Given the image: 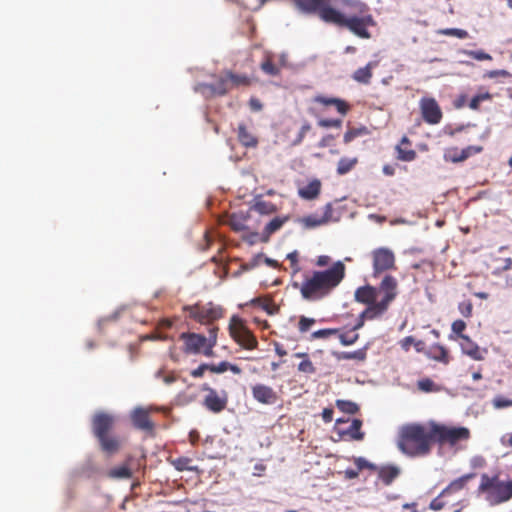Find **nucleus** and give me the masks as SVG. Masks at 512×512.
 Returning <instances> with one entry per match:
<instances>
[{
  "label": "nucleus",
  "mask_w": 512,
  "mask_h": 512,
  "mask_svg": "<svg viewBox=\"0 0 512 512\" xmlns=\"http://www.w3.org/2000/svg\"><path fill=\"white\" fill-rule=\"evenodd\" d=\"M346 266L342 261H336L325 270H315L305 273L303 281L295 282L293 287L299 289L301 297L309 302H317L330 296L345 278Z\"/></svg>",
  "instance_id": "f257e3e1"
},
{
  "label": "nucleus",
  "mask_w": 512,
  "mask_h": 512,
  "mask_svg": "<svg viewBox=\"0 0 512 512\" xmlns=\"http://www.w3.org/2000/svg\"><path fill=\"white\" fill-rule=\"evenodd\" d=\"M433 443L432 421L427 424L409 423L399 429L397 447L409 457L428 455Z\"/></svg>",
  "instance_id": "f03ea898"
},
{
  "label": "nucleus",
  "mask_w": 512,
  "mask_h": 512,
  "mask_svg": "<svg viewBox=\"0 0 512 512\" xmlns=\"http://www.w3.org/2000/svg\"><path fill=\"white\" fill-rule=\"evenodd\" d=\"M397 295V279L386 274L378 287L369 284L358 287L354 292V299L360 304H371L385 314Z\"/></svg>",
  "instance_id": "7ed1b4c3"
},
{
  "label": "nucleus",
  "mask_w": 512,
  "mask_h": 512,
  "mask_svg": "<svg viewBox=\"0 0 512 512\" xmlns=\"http://www.w3.org/2000/svg\"><path fill=\"white\" fill-rule=\"evenodd\" d=\"M116 417L110 413L99 411L91 419V429L98 440L100 450L107 456L117 454L123 446L120 436L113 433Z\"/></svg>",
  "instance_id": "20e7f679"
},
{
  "label": "nucleus",
  "mask_w": 512,
  "mask_h": 512,
  "mask_svg": "<svg viewBox=\"0 0 512 512\" xmlns=\"http://www.w3.org/2000/svg\"><path fill=\"white\" fill-rule=\"evenodd\" d=\"M217 331L218 327L210 328L208 337L194 332L181 333L180 339L183 341V351L186 354L214 356L213 348L217 344Z\"/></svg>",
  "instance_id": "39448f33"
},
{
  "label": "nucleus",
  "mask_w": 512,
  "mask_h": 512,
  "mask_svg": "<svg viewBox=\"0 0 512 512\" xmlns=\"http://www.w3.org/2000/svg\"><path fill=\"white\" fill-rule=\"evenodd\" d=\"M478 492L486 494V500L491 505H498L512 498L510 482L501 481L498 475L482 474Z\"/></svg>",
  "instance_id": "423d86ee"
},
{
  "label": "nucleus",
  "mask_w": 512,
  "mask_h": 512,
  "mask_svg": "<svg viewBox=\"0 0 512 512\" xmlns=\"http://www.w3.org/2000/svg\"><path fill=\"white\" fill-rule=\"evenodd\" d=\"M432 432L434 443L442 445L455 446L461 441H467L470 438V430L466 427H450L432 421Z\"/></svg>",
  "instance_id": "0eeeda50"
},
{
  "label": "nucleus",
  "mask_w": 512,
  "mask_h": 512,
  "mask_svg": "<svg viewBox=\"0 0 512 512\" xmlns=\"http://www.w3.org/2000/svg\"><path fill=\"white\" fill-rule=\"evenodd\" d=\"M229 333L232 339L247 350H254L258 346L255 335L248 329L243 320L233 316L229 324Z\"/></svg>",
  "instance_id": "6e6552de"
},
{
  "label": "nucleus",
  "mask_w": 512,
  "mask_h": 512,
  "mask_svg": "<svg viewBox=\"0 0 512 512\" xmlns=\"http://www.w3.org/2000/svg\"><path fill=\"white\" fill-rule=\"evenodd\" d=\"M184 311L188 312L189 318L201 323L209 324L223 316V311L219 306L212 303L205 305L195 304L192 306H184Z\"/></svg>",
  "instance_id": "1a4fd4ad"
},
{
  "label": "nucleus",
  "mask_w": 512,
  "mask_h": 512,
  "mask_svg": "<svg viewBox=\"0 0 512 512\" xmlns=\"http://www.w3.org/2000/svg\"><path fill=\"white\" fill-rule=\"evenodd\" d=\"M373 273L377 278L380 274L395 269V255L392 250L386 247L377 248L372 251Z\"/></svg>",
  "instance_id": "9d476101"
},
{
  "label": "nucleus",
  "mask_w": 512,
  "mask_h": 512,
  "mask_svg": "<svg viewBox=\"0 0 512 512\" xmlns=\"http://www.w3.org/2000/svg\"><path fill=\"white\" fill-rule=\"evenodd\" d=\"M349 420L339 418L336 420L334 430L338 434L341 440H354V441H362L364 439L365 433L361 431L362 421L360 419H353L351 424L344 428L343 424H346Z\"/></svg>",
  "instance_id": "9b49d317"
},
{
  "label": "nucleus",
  "mask_w": 512,
  "mask_h": 512,
  "mask_svg": "<svg viewBox=\"0 0 512 512\" xmlns=\"http://www.w3.org/2000/svg\"><path fill=\"white\" fill-rule=\"evenodd\" d=\"M420 111L423 120L430 125L439 124L442 120L443 113L437 103L432 97H423L419 103Z\"/></svg>",
  "instance_id": "f8f14e48"
},
{
  "label": "nucleus",
  "mask_w": 512,
  "mask_h": 512,
  "mask_svg": "<svg viewBox=\"0 0 512 512\" xmlns=\"http://www.w3.org/2000/svg\"><path fill=\"white\" fill-rule=\"evenodd\" d=\"M202 391H206L207 395L204 398L203 405L213 413H219L223 411L228 402L226 392H222L220 395L215 389L211 388L208 384H203Z\"/></svg>",
  "instance_id": "ddd939ff"
},
{
  "label": "nucleus",
  "mask_w": 512,
  "mask_h": 512,
  "mask_svg": "<svg viewBox=\"0 0 512 512\" xmlns=\"http://www.w3.org/2000/svg\"><path fill=\"white\" fill-rule=\"evenodd\" d=\"M375 21L371 15L364 17L353 16L346 18L343 27L348 28L352 33L363 39H369L371 34L367 30L368 26H374Z\"/></svg>",
  "instance_id": "4468645a"
},
{
  "label": "nucleus",
  "mask_w": 512,
  "mask_h": 512,
  "mask_svg": "<svg viewBox=\"0 0 512 512\" xmlns=\"http://www.w3.org/2000/svg\"><path fill=\"white\" fill-rule=\"evenodd\" d=\"M150 408L136 407L130 414V419L134 428L152 433L154 431V423L150 419Z\"/></svg>",
  "instance_id": "2eb2a0df"
},
{
  "label": "nucleus",
  "mask_w": 512,
  "mask_h": 512,
  "mask_svg": "<svg viewBox=\"0 0 512 512\" xmlns=\"http://www.w3.org/2000/svg\"><path fill=\"white\" fill-rule=\"evenodd\" d=\"M482 150L483 148L481 146H468L463 149L452 147L446 149L444 153V159L445 161H449L452 163H459L465 161L473 154L480 153Z\"/></svg>",
  "instance_id": "dca6fc26"
},
{
  "label": "nucleus",
  "mask_w": 512,
  "mask_h": 512,
  "mask_svg": "<svg viewBox=\"0 0 512 512\" xmlns=\"http://www.w3.org/2000/svg\"><path fill=\"white\" fill-rule=\"evenodd\" d=\"M253 398L264 405H271L277 401V394L272 387L265 384H255L251 387Z\"/></svg>",
  "instance_id": "f3484780"
},
{
  "label": "nucleus",
  "mask_w": 512,
  "mask_h": 512,
  "mask_svg": "<svg viewBox=\"0 0 512 512\" xmlns=\"http://www.w3.org/2000/svg\"><path fill=\"white\" fill-rule=\"evenodd\" d=\"M316 14H318L322 21L332 23L340 27H343L346 21V17L341 12L327 5V3L322 6Z\"/></svg>",
  "instance_id": "a211bd4d"
},
{
  "label": "nucleus",
  "mask_w": 512,
  "mask_h": 512,
  "mask_svg": "<svg viewBox=\"0 0 512 512\" xmlns=\"http://www.w3.org/2000/svg\"><path fill=\"white\" fill-rule=\"evenodd\" d=\"M313 101L322 106H334L337 112L342 116H345L351 108L350 104L345 100L336 97L317 95L313 98Z\"/></svg>",
  "instance_id": "6ab92c4d"
},
{
  "label": "nucleus",
  "mask_w": 512,
  "mask_h": 512,
  "mask_svg": "<svg viewBox=\"0 0 512 512\" xmlns=\"http://www.w3.org/2000/svg\"><path fill=\"white\" fill-rule=\"evenodd\" d=\"M474 477V473H469L453 480L445 489L442 490V496H447L449 498L450 496L460 492Z\"/></svg>",
  "instance_id": "aec40b11"
},
{
  "label": "nucleus",
  "mask_w": 512,
  "mask_h": 512,
  "mask_svg": "<svg viewBox=\"0 0 512 512\" xmlns=\"http://www.w3.org/2000/svg\"><path fill=\"white\" fill-rule=\"evenodd\" d=\"M320 191L321 181L313 179L304 187L299 188L298 195L305 200H314L319 196Z\"/></svg>",
  "instance_id": "412c9836"
},
{
  "label": "nucleus",
  "mask_w": 512,
  "mask_h": 512,
  "mask_svg": "<svg viewBox=\"0 0 512 512\" xmlns=\"http://www.w3.org/2000/svg\"><path fill=\"white\" fill-rule=\"evenodd\" d=\"M296 8L306 14H316L327 0H294Z\"/></svg>",
  "instance_id": "4be33fe9"
},
{
  "label": "nucleus",
  "mask_w": 512,
  "mask_h": 512,
  "mask_svg": "<svg viewBox=\"0 0 512 512\" xmlns=\"http://www.w3.org/2000/svg\"><path fill=\"white\" fill-rule=\"evenodd\" d=\"M366 308L360 313L357 323L355 324L353 330H358L363 327L366 320H374L380 318L384 314L379 311L375 306L371 304H365Z\"/></svg>",
  "instance_id": "5701e85b"
},
{
  "label": "nucleus",
  "mask_w": 512,
  "mask_h": 512,
  "mask_svg": "<svg viewBox=\"0 0 512 512\" xmlns=\"http://www.w3.org/2000/svg\"><path fill=\"white\" fill-rule=\"evenodd\" d=\"M237 136L239 142L247 148H254L258 144L257 138L247 129L244 123L238 125Z\"/></svg>",
  "instance_id": "b1692460"
},
{
  "label": "nucleus",
  "mask_w": 512,
  "mask_h": 512,
  "mask_svg": "<svg viewBox=\"0 0 512 512\" xmlns=\"http://www.w3.org/2000/svg\"><path fill=\"white\" fill-rule=\"evenodd\" d=\"M130 458L126 460L121 466L114 467L107 472V477L110 479H130L133 476L130 468Z\"/></svg>",
  "instance_id": "393cba45"
},
{
  "label": "nucleus",
  "mask_w": 512,
  "mask_h": 512,
  "mask_svg": "<svg viewBox=\"0 0 512 512\" xmlns=\"http://www.w3.org/2000/svg\"><path fill=\"white\" fill-rule=\"evenodd\" d=\"M427 356L430 359L441 362L443 364H448L450 362L448 350L441 344L432 345L427 352Z\"/></svg>",
  "instance_id": "a878e982"
},
{
  "label": "nucleus",
  "mask_w": 512,
  "mask_h": 512,
  "mask_svg": "<svg viewBox=\"0 0 512 512\" xmlns=\"http://www.w3.org/2000/svg\"><path fill=\"white\" fill-rule=\"evenodd\" d=\"M400 474V469L396 466H383L378 472L379 479L385 484L390 485Z\"/></svg>",
  "instance_id": "bb28decb"
},
{
  "label": "nucleus",
  "mask_w": 512,
  "mask_h": 512,
  "mask_svg": "<svg viewBox=\"0 0 512 512\" xmlns=\"http://www.w3.org/2000/svg\"><path fill=\"white\" fill-rule=\"evenodd\" d=\"M376 66V63L369 62L365 67L358 68L353 73V79L359 83L368 84L372 78V69Z\"/></svg>",
  "instance_id": "cd10ccee"
},
{
  "label": "nucleus",
  "mask_w": 512,
  "mask_h": 512,
  "mask_svg": "<svg viewBox=\"0 0 512 512\" xmlns=\"http://www.w3.org/2000/svg\"><path fill=\"white\" fill-rule=\"evenodd\" d=\"M358 163V158L356 157H353V158H349V157H342L340 158V160L338 161V164H337V174L338 175H345L347 173H349L351 170L354 169V167L357 165Z\"/></svg>",
  "instance_id": "c85d7f7f"
},
{
  "label": "nucleus",
  "mask_w": 512,
  "mask_h": 512,
  "mask_svg": "<svg viewBox=\"0 0 512 512\" xmlns=\"http://www.w3.org/2000/svg\"><path fill=\"white\" fill-rule=\"evenodd\" d=\"M395 150L397 152L396 158L400 161L411 162L417 157L416 151L411 149L410 146L397 145Z\"/></svg>",
  "instance_id": "c756f323"
},
{
  "label": "nucleus",
  "mask_w": 512,
  "mask_h": 512,
  "mask_svg": "<svg viewBox=\"0 0 512 512\" xmlns=\"http://www.w3.org/2000/svg\"><path fill=\"white\" fill-rule=\"evenodd\" d=\"M289 220V216L275 217L264 228V234L270 236L275 233Z\"/></svg>",
  "instance_id": "7c9ffc66"
},
{
  "label": "nucleus",
  "mask_w": 512,
  "mask_h": 512,
  "mask_svg": "<svg viewBox=\"0 0 512 512\" xmlns=\"http://www.w3.org/2000/svg\"><path fill=\"white\" fill-rule=\"evenodd\" d=\"M467 345H462V350L465 354L470 356L474 360H483L484 355L482 350L479 348V346L475 343H473L470 339L469 341H466Z\"/></svg>",
  "instance_id": "2f4dec72"
},
{
  "label": "nucleus",
  "mask_w": 512,
  "mask_h": 512,
  "mask_svg": "<svg viewBox=\"0 0 512 512\" xmlns=\"http://www.w3.org/2000/svg\"><path fill=\"white\" fill-rule=\"evenodd\" d=\"M368 133H369V131L365 126H361V127H357V128L352 127V128H349L345 132L343 141L345 144H348L351 141H353L355 138L367 135Z\"/></svg>",
  "instance_id": "473e14b6"
},
{
  "label": "nucleus",
  "mask_w": 512,
  "mask_h": 512,
  "mask_svg": "<svg viewBox=\"0 0 512 512\" xmlns=\"http://www.w3.org/2000/svg\"><path fill=\"white\" fill-rule=\"evenodd\" d=\"M228 224L232 230L236 232L244 231L247 229L246 217L238 214H232L229 217Z\"/></svg>",
  "instance_id": "72a5a7b5"
},
{
  "label": "nucleus",
  "mask_w": 512,
  "mask_h": 512,
  "mask_svg": "<svg viewBox=\"0 0 512 512\" xmlns=\"http://www.w3.org/2000/svg\"><path fill=\"white\" fill-rule=\"evenodd\" d=\"M337 408L346 414L354 415L359 411V406L350 400H336Z\"/></svg>",
  "instance_id": "f704fd0d"
},
{
  "label": "nucleus",
  "mask_w": 512,
  "mask_h": 512,
  "mask_svg": "<svg viewBox=\"0 0 512 512\" xmlns=\"http://www.w3.org/2000/svg\"><path fill=\"white\" fill-rule=\"evenodd\" d=\"M417 387L420 391L425 393L440 391V387L430 378H423L418 380Z\"/></svg>",
  "instance_id": "c9c22d12"
},
{
  "label": "nucleus",
  "mask_w": 512,
  "mask_h": 512,
  "mask_svg": "<svg viewBox=\"0 0 512 512\" xmlns=\"http://www.w3.org/2000/svg\"><path fill=\"white\" fill-rule=\"evenodd\" d=\"M228 82L227 75H225V77L220 78L217 82L212 84L211 89L215 94L225 95L231 89Z\"/></svg>",
  "instance_id": "e433bc0d"
},
{
  "label": "nucleus",
  "mask_w": 512,
  "mask_h": 512,
  "mask_svg": "<svg viewBox=\"0 0 512 512\" xmlns=\"http://www.w3.org/2000/svg\"><path fill=\"white\" fill-rule=\"evenodd\" d=\"M192 462V459L189 457H178L174 460H172V465L175 467L178 471H194L195 468L192 467L190 464Z\"/></svg>",
  "instance_id": "4c0bfd02"
},
{
  "label": "nucleus",
  "mask_w": 512,
  "mask_h": 512,
  "mask_svg": "<svg viewBox=\"0 0 512 512\" xmlns=\"http://www.w3.org/2000/svg\"><path fill=\"white\" fill-rule=\"evenodd\" d=\"M227 79L231 82V87L235 86H249L250 79L246 75H237L232 72H227Z\"/></svg>",
  "instance_id": "58836bf2"
},
{
  "label": "nucleus",
  "mask_w": 512,
  "mask_h": 512,
  "mask_svg": "<svg viewBox=\"0 0 512 512\" xmlns=\"http://www.w3.org/2000/svg\"><path fill=\"white\" fill-rule=\"evenodd\" d=\"M254 210L259 214H271L276 211V207L274 204L268 201H257L254 206Z\"/></svg>",
  "instance_id": "ea45409f"
},
{
  "label": "nucleus",
  "mask_w": 512,
  "mask_h": 512,
  "mask_svg": "<svg viewBox=\"0 0 512 512\" xmlns=\"http://www.w3.org/2000/svg\"><path fill=\"white\" fill-rule=\"evenodd\" d=\"M492 95L489 92L479 93L472 97L470 100L468 107L472 110H478L480 108V104L483 101L491 100Z\"/></svg>",
  "instance_id": "a19ab883"
},
{
  "label": "nucleus",
  "mask_w": 512,
  "mask_h": 512,
  "mask_svg": "<svg viewBox=\"0 0 512 512\" xmlns=\"http://www.w3.org/2000/svg\"><path fill=\"white\" fill-rule=\"evenodd\" d=\"M316 323V320L314 318L306 317V316H300L299 321L297 324L298 331L300 333H306L308 332L312 326Z\"/></svg>",
  "instance_id": "79ce46f5"
},
{
  "label": "nucleus",
  "mask_w": 512,
  "mask_h": 512,
  "mask_svg": "<svg viewBox=\"0 0 512 512\" xmlns=\"http://www.w3.org/2000/svg\"><path fill=\"white\" fill-rule=\"evenodd\" d=\"M327 222L325 218L318 217L316 215H309L302 219V223L307 228H315L320 225H323Z\"/></svg>",
  "instance_id": "37998d69"
},
{
  "label": "nucleus",
  "mask_w": 512,
  "mask_h": 512,
  "mask_svg": "<svg viewBox=\"0 0 512 512\" xmlns=\"http://www.w3.org/2000/svg\"><path fill=\"white\" fill-rule=\"evenodd\" d=\"M339 333V329L337 328H325L320 329L318 331H315L311 334L310 338L312 340L314 339H327L333 335H336Z\"/></svg>",
  "instance_id": "c03bdc74"
},
{
  "label": "nucleus",
  "mask_w": 512,
  "mask_h": 512,
  "mask_svg": "<svg viewBox=\"0 0 512 512\" xmlns=\"http://www.w3.org/2000/svg\"><path fill=\"white\" fill-rule=\"evenodd\" d=\"M339 359L364 361L366 359V351L365 349H359L353 352H342Z\"/></svg>",
  "instance_id": "a18cd8bd"
},
{
  "label": "nucleus",
  "mask_w": 512,
  "mask_h": 512,
  "mask_svg": "<svg viewBox=\"0 0 512 512\" xmlns=\"http://www.w3.org/2000/svg\"><path fill=\"white\" fill-rule=\"evenodd\" d=\"M261 69L265 74L270 76H276L280 72V69L272 62L270 58H267L264 62H262Z\"/></svg>",
  "instance_id": "49530a36"
},
{
  "label": "nucleus",
  "mask_w": 512,
  "mask_h": 512,
  "mask_svg": "<svg viewBox=\"0 0 512 512\" xmlns=\"http://www.w3.org/2000/svg\"><path fill=\"white\" fill-rule=\"evenodd\" d=\"M449 503L447 496H442V492L430 502V509L439 511Z\"/></svg>",
  "instance_id": "de8ad7c7"
},
{
  "label": "nucleus",
  "mask_w": 512,
  "mask_h": 512,
  "mask_svg": "<svg viewBox=\"0 0 512 512\" xmlns=\"http://www.w3.org/2000/svg\"><path fill=\"white\" fill-rule=\"evenodd\" d=\"M452 331L455 333L458 337L462 338L465 341H469V337L467 335H463V331L466 328V323L463 320H455L452 323Z\"/></svg>",
  "instance_id": "09e8293b"
},
{
  "label": "nucleus",
  "mask_w": 512,
  "mask_h": 512,
  "mask_svg": "<svg viewBox=\"0 0 512 512\" xmlns=\"http://www.w3.org/2000/svg\"><path fill=\"white\" fill-rule=\"evenodd\" d=\"M298 371L305 373V374H313V373H315L316 369H315L312 361L309 359V357H306V359H303L298 364Z\"/></svg>",
  "instance_id": "8fccbe9b"
},
{
  "label": "nucleus",
  "mask_w": 512,
  "mask_h": 512,
  "mask_svg": "<svg viewBox=\"0 0 512 512\" xmlns=\"http://www.w3.org/2000/svg\"><path fill=\"white\" fill-rule=\"evenodd\" d=\"M493 407L496 409H503L512 406V399L505 398L501 395L494 397L492 400Z\"/></svg>",
  "instance_id": "3c124183"
},
{
  "label": "nucleus",
  "mask_w": 512,
  "mask_h": 512,
  "mask_svg": "<svg viewBox=\"0 0 512 512\" xmlns=\"http://www.w3.org/2000/svg\"><path fill=\"white\" fill-rule=\"evenodd\" d=\"M354 464L356 465V469L360 472L363 469L375 470L376 467L374 464L368 462L363 457H354Z\"/></svg>",
  "instance_id": "603ef678"
},
{
  "label": "nucleus",
  "mask_w": 512,
  "mask_h": 512,
  "mask_svg": "<svg viewBox=\"0 0 512 512\" xmlns=\"http://www.w3.org/2000/svg\"><path fill=\"white\" fill-rule=\"evenodd\" d=\"M458 309L462 316L469 318L472 316L473 304L470 300H465L459 303Z\"/></svg>",
  "instance_id": "864d4df0"
},
{
  "label": "nucleus",
  "mask_w": 512,
  "mask_h": 512,
  "mask_svg": "<svg viewBox=\"0 0 512 512\" xmlns=\"http://www.w3.org/2000/svg\"><path fill=\"white\" fill-rule=\"evenodd\" d=\"M358 337V334L352 332L341 333L339 335L340 342L345 346L354 344Z\"/></svg>",
  "instance_id": "5fc2aeb1"
},
{
  "label": "nucleus",
  "mask_w": 512,
  "mask_h": 512,
  "mask_svg": "<svg viewBox=\"0 0 512 512\" xmlns=\"http://www.w3.org/2000/svg\"><path fill=\"white\" fill-rule=\"evenodd\" d=\"M511 73L507 70H504V69H501V70H491V71H487L485 74H484V77L485 78H489V79H494V78H497V77H503V78H509L511 77Z\"/></svg>",
  "instance_id": "6e6d98bb"
},
{
  "label": "nucleus",
  "mask_w": 512,
  "mask_h": 512,
  "mask_svg": "<svg viewBox=\"0 0 512 512\" xmlns=\"http://www.w3.org/2000/svg\"><path fill=\"white\" fill-rule=\"evenodd\" d=\"M96 471L97 469L92 461H87L81 467V475L85 476L86 478H91L94 475V473H96Z\"/></svg>",
  "instance_id": "4d7b16f0"
},
{
  "label": "nucleus",
  "mask_w": 512,
  "mask_h": 512,
  "mask_svg": "<svg viewBox=\"0 0 512 512\" xmlns=\"http://www.w3.org/2000/svg\"><path fill=\"white\" fill-rule=\"evenodd\" d=\"M466 54L468 56H470L471 58L478 60V61L492 60V56L482 50L467 51Z\"/></svg>",
  "instance_id": "13d9d810"
},
{
  "label": "nucleus",
  "mask_w": 512,
  "mask_h": 512,
  "mask_svg": "<svg viewBox=\"0 0 512 512\" xmlns=\"http://www.w3.org/2000/svg\"><path fill=\"white\" fill-rule=\"evenodd\" d=\"M318 125L324 128L335 127L339 128L342 125L340 119H321L318 121Z\"/></svg>",
  "instance_id": "bf43d9fd"
},
{
  "label": "nucleus",
  "mask_w": 512,
  "mask_h": 512,
  "mask_svg": "<svg viewBox=\"0 0 512 512\" xmlns=\"http://www.w3.org/2000/svg\"><path fill=\"white\" fill-rule=\"evenodd\" d=\"M262 259H263V255L262 254H257L251 260H249L248 262L244 263L242 265V268L244 270H251V269L257 267L260 264V262L262 261Z\"/></svg>",
  "instance_id": "052dcab7"
},
{
  "label": "nucleus",
  "mask_w": 512,
  "mask_h": 512,
  "mask_svg": "<svg viewBox=\"0 0 512 512\" xmlns=\"http://www.w3.org/2000/svg\"><path fill=\"white\" fill-rule=\"evenodd\" d=\"M228 370V362L222 361L219 364H209V371L212 373H224Z\"/></svg>",
  "instance_id": "680f3d73"
},
{
  "label": "nucleus",
  "mask_w": 512,
  "mask_h": 512,
  "mask_svg": "<svg viewBox=\"0 0 512 512\" xmlns=\"http://www.w3.org/2000/svg\"><path fill=\"white\" fill-rule=\"evenodd\" d=\"M414 343L415 338L413 336H406L399 341L401 349L405 352H408Z\"/></svg>",
  "instance_id": "e2e57ef3"
},
{
  "label": "nucleus",
  "mask_w": 512,
  "mask_h": 512,
  "mask_svg": "<svg viewBox=\"0 0 512 512\" xmlns=\"http://www.w3.org/2000/svg\"><path fill=\"white\" fill-rule=\"evenodd\" d=\"M205 371H209V364L203 363L199 365L196 369L191 371V376L194 378H200L204 375Z\"/></svg>",
  "instance_id": "0e129e2a"
},
{
  "label": "nucleus",
  "mask_w": 512,
  "mask_h": 512,
  "mask_svg": "<svg viewBox=\"0 0 512 512\" xmlns=\"http://www.w3.org/2000/svg\"><path fill=\"white\" fill-rule=\"evenodd\" d=\"M287 259L291 262V267L295 272H298L300 270V267L298 265V253L296 251L289 253L287 255Z\"/></svg>",
  "instance_id": "69168bd1"
},
{
  "label": "nucleus",
  "mask_w": 512,
  "mask_h": 512,
  "mask_svg": "<svg viewBox=\"0 0 512 512\" xmlns=\"http://www.w3.org/2000/svg\"><path fill=\"white\" fill-rule=\"evenodd\" d=\"M500 444L506 448H512V431L500 437Z\"/></svg>",
  "instance_id": "338daca9"
},
{
  "label": "nucleus",
  "mask_w": 512,
  "mask_h": 512,
  "mask_svg": "<svg viewBox=\"0 0 512 512\" xmlns=\"http://www.w3.org/2000/svg\"><path fill=\"white\" fill-rule=\"evenodd\" d=\"M310 130H311V125L308 122L304 123L300 128L296 142L300 143Z\"/></svg>",
  "instance_id": "774afa93"
}]
</instances>
